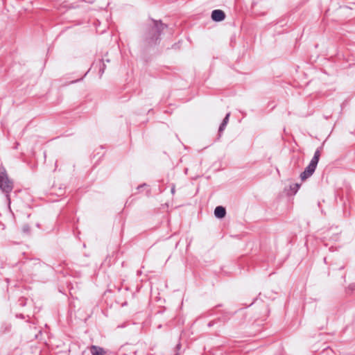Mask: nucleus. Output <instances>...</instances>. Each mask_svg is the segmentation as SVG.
Listing matches in <instances>:
<instances>
[{"mask_svg":"<svg viewBox=\"0 0 355 355\" xmlns=\"http://www.w3.org/2000/svg\"><path fill=\"white\" fill-rule=\"evenodd\" d=\"M144 185H145V184H144ZM143 187V185L139 186V187H137V189H140V188H141V187Z\"/></svg>","mask_w":355,"mask_h":355,"instance_id":"nucleus-21","label":"nucleus"},{"mask_svg":"<svg viewBox=\"0 0 355 355\" xmlns=\"http://www.w3.org/2000/svg\"><path fill=\"white\" fill-rule=\"evenodd\" d=\"M166 26L162 24L160 21H152V27L150 28L149 35L148 36V40H149L150 43L156 42L159 39V37L164 30Z\"/></svg>","mask_w":355,"mask_h":355,"instance_id":"nucleus-4","label":"nucleus"},{"mask_svg":"<svg viewBox=\"0 0 355 355\" xmlns=\"http://www.w3.org/2000/svg\"><path fill=\"white\" fill-rule=\"evenodd\" d=\"M104 70H105V64H103V66L101 67L100 70H99L100 76H101L103 73Z\"/></svg>","mask_w":355,"mask_h":355,"instance_id":"nucleus-18","label":"nucleus"},{"mask_svg":"<svg viewBox=\"0 0 355 355\" xmlns=\"http://www.w3.org/2000/svg\"><path fill=\"white\" fill-rule=\"evenodd\" d=\"M22 232L25 234H28L31 232V227H30L29 225H28V224L24 225L22 227Z\"/></svg>","mask_w":355,"mask_h":355,"instance_id":"nucleus-10","label":"nucleus"},{"mask_svg":"<svg viewBox=\"0 0 355 355\" xmlns=\"http://www.w3.org/2000/svg\"><path fill=\"white\" fill-rule=\"evenodd\" d=\"M320 157V150L317 149L315 151L314 155L312 157L309 164L306 167L304 171L300 174V178L302 181L306 180L307 178L311 177L314 173L318 163L319 162V159Z\"/></svg>","mask_w":355,"mask_h":355,"instance_id":"nucleus-2","label":"nucleus"},{"mask_svg":"<svg viewBox=\"0 0 355 355\" xmlns=\"http://www.w3.org/2000/svg\"><path fill=\"white\" fill-rule=\"evenodd\" d=\"M175 355H179V354H178V353H176Z\"/></svg>","mask_w":355,"mask_h":355,"instance_id":"nucleus-23","label":"nucleus"},{"mask_svg":"<svg viewBox=\"0 0 355 355\" xmlns=\"http://www.w3.org/2000/svg\"><path fill=\"white\" fill-rule=\"evenodd\" d=\"M227 123H225V122H222L220 127H219V129H218V132L219 133H221L225 128V126L227 125Z\"/></svg>","mask_w":355,"mask_h":355,"instance_id":"nucleus-15","label":"nucleus"},{"mask_svg":"<svg viewBox=\"0 0 355 355\" xmlns=\"http://www.w3.org/2000/svg\"><path fill=\"white\" fill-rule=\"evenodd\" d=\"M175 187L173 186V187L171 188V193H172V194H174V193H175Z\"/></svg>","mask_w":355,"mask_h":355,"instance_id":"nucleus-19","label":"nucleus"},{"mask_svg":"<svg viewBox=\"0 0 355 355\" xmlns=\"http://www.w3.org/2000/svg\"><path fill=\"white\" fill-rule=\"evenodd\" d=\"M90 353L92 355H105L106 352L105 349L102 347L96 346V345H92L90 346Z\"/></svg>","mask_w":355,"mask_h":355,"instance_id":"nucleus-6","label":"nucleus"},{"mask_svg":"<svg viewBox=\"0 0 355 355\" xmlns=\"http://www.w3.org/2000/svg\"><path fill=\"white\" fill-rule=\"evenodd\" d=\"M230 116V113H227V114H226L225 117L224 118V119H223V122H225V123H228V121H229Z\"/></svg>","mask_w":355,"mask_h":355,"instance_id":"nucleus-16","label":"nucleus"},{"mask_svg":"<svg viewBox=\"0 0 355 355\" xmlns=\"http://www.w3.org/2000/svg\"><path fill=\"white\" fill-rule=\"evenodd\" d=\"M300 184L296 183L291 186V189L294 191L295 193L297 190L300 189Z\"/></svg>","mask_w":355,"mask_h":355,"instance_id":"nucleus-11","label":"nucleus"},{"mask_svg":"<svg viewBox=\"0 0 355 355\" xmlns=\"http://www.w3.org/2000/svg\"><path fill=\"white\" fill-rule=\"evenodd\" d=\"M227 123H225V122H222L220 127H219V129H218V132L219 133H221L225 128V126L227 125Z\"/></svg>","mask_w":355,"mask_h":355,"instance_id":"nucleus-14","label":"nucleus"},{"mask_svg":"<svg viewBox=\"0 0 355 355\" xmlns=\"http://www.w3.org/2000/svg\"><path fill=\"white\" fill-rule=\"evenodd\" d=\"M26 298H24V297H21L19 300L18 302H19V306H26Z\"/></svg>","mask_w":355,"mask_h":355,"instance_id":"nucleus-12","label":"nucleus"},{"mask_svg":"<svg viewBox=\"0 0 355 355\" xmlns=\"http://www.w3.org/2000/svg\"><path fill=\"white\" fill-rule=\"evenodd\" d=\"M88 73H89V69L84 73V75L83 76H81L80 78H78L75 80H71L69 83V84L76 83H78V82L82 80L83 79V78L85 77Z\"/></svg>","mask_w":355,"mask_h":355,"instance_id":"nucleus-9","label":"nucleus"},{"mask_svg":"<svg viewBox=\"0 0 355 355\" xmlns=\"http://www.w3.org/2000/svg\"><path fill=\"white\" fill-rule=\"evenodd\" d=\"M214 214L216 217L218 218H223L225 216L226 210L223 207L218 206L215 208Z\"/></svg>","mask_w":355,"mask_h":355,"instance_id":"nucleus-8","label":"nucleus"},{"mask_svg":"<svg viewBox=\"0 0 355 355\" xmlns=\"http://www.w3.org/2000/svg\"><path fill=\"white\" fill-rule=\"evenodd\" d=\"M83 247L86 248V244L85 243H83Z\"/></svg>","mask_w":355,"mask_h":355,"instance_id":"nucleus-22","label":"nucleus"},{"mask_svg":"<svg viewBox=\"0 0 355 355\" xmlns=\"http://www.w3.org/2000/svg\"><path fill=\"white\" fill-rule=\"evenodd\" d=\"M44 268L50 269L48 265L40 262L38 259H29L23 262L22 264V269L28 275H33L34 272H37L39 269Z\"/></svg>","mask_w":355,"mask_h":355,"instance_id":"nucleus-3","label":"nucleus"},{"mask_svg":"<svg viewBox=\"0 0 355 355\" xmlns=\"http://www.w3.org/2000/svg\"><path fill=\"white\" fill-rule=\"evenodd\" d=\"M12 324L8 322H3L0 327V336L9 333L11 331Z\"/></svg>","mask_w":355,"mask_h":355,"instance_id":"nucleus-7","label":"nucleus"},{"mask_svg":"<svg viewBox=\"0 0 355 355\" xmlns=\"http://www.w3.org/2000/svg\"><path fill=\"white\" fill-rule=\"evenodd\" d=\"M16 318H20V319H24L25 318V315L22 313H18V314H16Z\"/></svg>","mask_w":355,"mask_h":355,"instance_id":"nucleus-17","label":"nucleus"},{"mask_svg":"<svg viewBox=\"0 0 355 355\" xmlns=\"http://www.w3.org/2000/svg\"><path fill=\"white\" fill-rule=\"evenodd\" d=\"M227 123H225V122H222L220 127H219V129H218V132L219 133H221L225 128V126L227 125Z\"/></svg>","mask_w":355,"mask_h":355,"instance_id":"nucleus-13","label":"nucleus"},{"mask_svg":"<svg viewBox=\"0 0 355 355\" xmlns=\"http://www.w3.org/2000/svg\"><path fill=\"white\" fill-rule=\"evenodd\" d=\"M180 348V344H178V345H177V349H179Z\"/></svg>","mask_w":355,"mask_h":355,"instance_id":"nucleus-20","label":"nucleus"},{"mask_svg":"<svg viewBox=\"0 0 355 355\" xmlns=\"http://www.w3.org/2000/svg\"><path fill=\"white\" fill-rule=\"evenodd\" d=\"M225 18V14L221 10H214L211 12V19L214 21H221Z\"/></svg>","mask_w":355,"mask_h":355,"instance_id":"nucleus-5","label":"nucleus"},{"mask_svg":"<svg viewBox=\"0 0 355 355\" xmlns=\"http://www.w3.org/2000/svg\"><path fill=\"white\" fill-rule=\"evenodd\" d=\"M13 189V182L9 179L4 168H0V189L6 194L8 201L10 202V193Z\"/></svg>","mask_w":355,"mask_h":355,"instance_id":"nucleus-1","label":"nucleus"}]
</instances>
